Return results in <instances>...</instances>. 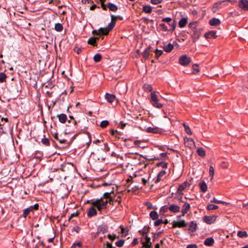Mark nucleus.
Wrapping results in <instances>:
<instances>
[{
  "label": "nucleus",
  "instance_id": "nucleus-1",
  "mask_svg": "<svg viewBox=\"0 0 248 248\" xmlns=\"http://www.w3.org/2000/svg\"><path fill=\"white\" fill-rule=\"evenodd\" d=\"M113 191L110 192H106L103 195V197L100 199H97L94 201H88V203H90L92 205L95 206L98 211H101L102 209L107 208V203H108V199L111 197L110 194Z\"/></svg>",
  "mask_w": 248,
  "mask_h": 248
},
{
  "label": "nucleus",
  "instance_id": "nucleus-2",
  "mask_svg": "<svg viewBox=\"0 0 248 248\" xmlns=\"http://www.w3.org/2000/svg\"><path fill=\"white\" fill-rule=\"evenodd\" d=\"M111 21L108 24L106 28H100V31H102V33L104 35H107L108 32L112 30L115 27L116 24V20L118 19V16H114L113 15H110Z\"/></svg>",
  "mask_w": 248,
  "mask_h": 248
},
{
  "label": "nucleus",
  "instance_id": "nucleus-3",
  "mask_svg": "<svg viewBox=\"0 0 248 248\" xmlns=\"http://www.w3.org/2000/svg\"><path fill=\"white\" fill-rule=\"evenodd\" d=\"M228 4L227 0L218 1L214 4L212 7V11L214 13L217 12L219 9L222 8Z\"/></svg>",
  "mask_w": 248,
  "mask_h": 248
},
{
  "label": "nucleus",
  "instance_id": "nucleus-4",
  "mask_svg": "<svg viewBox=\"0 0 248 248\" xmlns=\"http://www.w3.org/2000/svg\"><path fill=\"white\" fill-rule=\"evenodd\" d=\"M179 63L183 66H187L190 61V57H187L186 55H184L181 56L179 60Z\"/></svg>",
  "mask_w": 248,
  "mask_h": 248
},
{
  "label": "nucleus",
  "instance_id": "nucleus-5",
  "mask_svg": "<svg viewBox=\"0 0 248 248\" xmlns=\"http://www.w3.org/2000/svg\"><path fill=\"white\" fill-rule=\"evenodd\" d=\"M184 141V144L186 147L191 149L195 147V142L191 138H185Z\"/></svg>",
  "mask_w": 248,
  "mask_h": 248
},
{
  "label": "nucleus",
  "instance_id": "nucleus-6",
  "mask_svg": "<svg viewBox=\"0 0 248 248\" xmlns=\"http://www.w3.org/2000/svg\"><path fill=\"white\" fill-rule=\"evenodd\" d=\"M187 226V223L186 222L185 220H182L179 221H173L172 222L173 228H183Z\"/></svg>",
  "mask_w": 248,
  "mask_h": 248
},
{
  "label": "nucleus",
  "instance_id": "nucleus-7",
  "mask_svg": "<svg viewBox=\"0 0 248 248\" xmlns=\"http://www.w3.org/2000/svg\"><path fill=\"white\" fill-rule=\"evenodd\" d=\"M169 210L173 213H178L180 211V206L174 203L170 204L169 205Z\"/></svg>",
  "mask_w": 248,
  "mask_h": 248
},
{
  "label": "nucleus",
  "instance_id": "nucleus-8",
  "mask_svg": "<svg viewBox=\"0 0 248 248\" xmlns=\"http://www.w3.org/2000/svg\"><path fill=\"white\" fill-rule=\"evenodd\" d=\"M217 217L213 216H204L203 218V221L208 224H211L215 222Z\"/></svg>",
  "mask_w": 248,
  "mask_h": 248
},
{
  "label": "nucleus",
  "instance_id": "nucleus-9",
  "mask_svg": "<svg viewBox=\"0 0 248 248\" xmlns=\"http://www.w3.org/2000/svg\"><path fill=\"white\" fill-rule=\"evenodd\" d=\"M239 7L244 11L248 10V0H241L238 3Z\"/></svg>",
  "mask_w": 248,
  "mask_h": 248
},
{
  "label": "nucleus",
  "instance_id": "nucleus-10",
  "mask_svg": "<svg viewBox=\"0 0 248 248\" xmlns=\"http://www.w3.org/2000/svg\"><path fill=\"white\" fill-rule=\"evenodd\" d=\"M145 241L143 242L141 241V243L143 244V247L145 248H151L152 247V244L151 242V238L147 235H145Z\"/></svg>",
  "mask_w": 248,
  "mask_h": 248
},
{
  "label": "nucleus",
  "instance_id": "nucleus-11",
  "mask_svg": "<svg viewBox=\"0 0 248 248\" xmlns=\"http://www.w3.org/2000/svg\"><path fill=\"white\" fill-rule=\"evenodd\" d=\"M192 34V40L193 42H195L200 37L201 34V30H195Z\"/></svg>",
  "mask_w": 248,
  "mask_h": 248
},
{
  "label": "nucleus",
  "instance_id": "nucleus-12",
  "mask_svg": "<svg viewBox=\"0 0 248 248\" xmlns=\"http://www.w3.org/2000/svg\"><path fill=\"white\" fill-rule=\"evenodd\" d=\"M190 208V204L188 203H185L182 206V209L181 210L182 216H184L189 210Z\"/></svg>",
  "mask_w": 248,
  "mask_h": 248
},
{
  "label": "nucleus",
  "instance_id": "nucleus-13",
  "mask_svg": "<svg viewBox=\"0 0 248 248\" xmlns=\"http://www.w3.org/2000/svg\"><path fill=\"white\" fill-rule=\"evenodd\" d=\"M153 50V47H152L150 46H149L147 48L145 49V50L142 53L143 57L145 59H148L149 56L150 55V52L152 51Z\"/></svg>",
  "mask_w": 248,
  "mask_h": 248
},
{
  "label": "nucleus",
  "instance_id": "nucleus-14",
  "mask_svg": "<svg viewBox=\"0 0 248 248\" xmlns=\"http://www.w3.org/2000/svg\"><path fill=\"white\" fill-rule=\"evenodd\" d=\"M105 99L108 103H111L114 101L116 97L114 94L106 93L105 94Z\"/></svg>",
  "mask_w": 248,
  "mask_h": 248
},
{
  "label": "nucleus",
  "instance_id": "nucleus-15",
  "mask_svg": "<svg viewBox=\"0 0 248 248\" xmlns=\"http://www.w3.org/2000/svg\"><path fill=\"white\" fill-rule=\"evenodd\" d=\"M94 207L95 206L93 205L89 209L87 212V215L89 217H92L97 215V211Z\"/></svg>",
  "mask_w": 248,
  "mask_h": 248
},
{
  "label": "nucleus",
  "instance_id": "nucleus-16",
  "mask_svg": "<svg viewBox=\"0 0 248 248\" xmlns=\"http://www.w3.org/2000/svg\"><path fill=\"white\" fill-rule=\"evenodd\" d=\"M215 243V241L212 237H208L204 241V244L206 246H212Z\"/></svg>",
  "mask_w": 248,
  "mask_h": 248
},
{
  "label": "nucleus",
  "instance_id": "nucleus-17",
  "mask_svg": "<svg viewBox=\"0 0 248 248\" xmlns=\"http://www.w3.org/2000/svg\"><path fill=\"white\" fill-rule=\"evenodd\" d=\"M146 131L148 133H159L161 130L157 127H149L147 128Z\"/></svg>",
  "mask_w": 248,
  "mask_h": 248
},
{
  "label": "nucleus",
  "instance_id": "nucleus-18",
  "mask_svg": "<svg viewBox=\"0 0 248 248\" xmlns=\"http://www.w3.org/2000/svg\"><path fill=\"white\" fill-rule=\"evenodd\" d=\"M108 232V227L106 225L99 226L97 228V233H105Z\"/></svg>",
  "mask_w": 248,
  "mask_h": 248
},
{
  "label": "nucleus",
  "instance_id": "nucleus-19",
  "mask_svg": "<svg viewBox=\"0 0 248 248\" xmlns=\"http://www.w3.org/2000/svg\"><path fill=\"white\" fill-rule=\"evenodd\" d=\"M204 36L206 39L210 38H215L217 37L216 35V31H211L208 32H206L204 34Z\"/></svg>",
  "mask_w": 248,
  "mask_h": 248
},
{
  "label": "nucleus",
  "instance_id": "nucleus-20",
  "mask_svg": "<svg viewBox=\"0 0 248 248\" xmlns=\"http://www.w3.org/2000/svg\"><path fill=\"white\" fill-rule=\"evenodd\" d=\"M187 184L186 182H184L178 188L177 192L179 194H183L182 191L187 187Z\"/></svg>",
  "mask_w": 248,
  "mask_h": 248
},
{
  "label": "nucleus",
  "instance_id": "nucleus-21",
  "mask_svg": "<svg viewBox=\"0 0 248 248\" xmlns=\"http://www.w3.org/2000/svg\"><path fill=\"white\" fill-rule=\"evenodd\" d=\"M57 117L59 118L60 122L63 124L66 122L67 119L66 115L63 113L58 114Z\"/></svg>",
  "mask_w": 248,
  "mask_h": 248
},
{
  "label": "nucleus",
  "instance_id": "nucleus-22",
  "mask_svg": "<svg viewBox=\"0 0 248 248\" xmlns=\"http://www.w3.org/2000/svg\"><path fill=\"white\" fill-rule=\"evenodd\" d=\"M99 40V38L98 37H92L89 38V39L88 41V44L91 45H92L93 46H97V43L96 41Z\"/></svg>",
  "mask_w": 248,
  "mask_h": 248
},
{
  "label": "nucleus",
  "instance_id": "nucleus-23",
  "mask_svg": "<svg viewBox=\"0 0 248 248\" xmlns=\"http://www.w3.org/2000/svg\"><path fill=\"white\" fill-rule=\"evenodd\" d=\"M221 23L220 21L218 18H213L209 21V24L211 26H217Z\"/></svg>",
  "mask_w": 248,
  "mask_h": 248
},
{
  "label": "nucleus",
  "instance_id": "nucleus-24",
  "mask_svg": "<svg viewBox=\"0 0 248 248\" xmlns=\"http://www.w3.org/2000/svg\"><path fill=\"white\" fill-rule=\"evenodd\" d=\"M107 7L110 11L112 12H116L118 10L117 6L110 2L107 3Z\"/></svg>",
  "mask_w": 248,
  "mask_h": 248
},
{
  "label": "nucleus",
  "instance_id": "nucleus-25",
  "mask_svg": "<svg viewBox=\"0 0 248 248\" xmlns=\"http://www.w3.org/2000/svg\"><path fill=\"white\" fill-rule=\"evenodd\" d=\"M166 171L164 170H162L159 172L157 176L156 179L155 181V183H158L161 179V178L165 174Z\"/></svg>",
  "mask_w": 248,
  "mask_h": 248
},
{
  "label": "nucleus",
  "instance_id": "nucleus-26",
  "mask_svg": "<svg viewBox=\"0 0 248 248\" xmlns=\"http://www.w3.org/2000/svg\"><path fill=\"white\" fill-rule=\"evenodd\" d=\"M164 50L167 52H170L173 48V45L171 43L168 44L163 47Z\"/></svg>",
  "mask_w": 248,
  "mask_h": 248
},
{
  "label": "nucleus",
  "instance_id": "nucleus-27",
  "mask_svg": "<svg viewBox=\"0 0 248 248\" xmlns=\"http://www.w3.org/2000/svg\"><path fill=\"white\" fill-rule=\"evenodd\" d=\"M189 227H190V229H189L190 231L191 232H195L197 230V224L196 222H195L194 221H191L190 223Z\"/></svg>",
  "mask_w": 248,
  "mask_h": 248
},
{
  "label": "nucleus",
  "instance_id": "nucleus-28",
  "mask_svg": "<svg viewBox=\"0 0 248 248\" xmlns=\"http://www.w3.org/2000/svg\"><path fill=\"white\" fill-rule=\"evenodd\" d=\"M187 23V20L186 18H182L179 22V26L180 28L184 27Z\"/></svg>",
  "mask_w": 248,
  "mask_h": 248
},
{
  "label": "nucleus",
  "instance_id": "nucleus-29",
  "mask_svg": "<svg viewBox=\"0 0 248 248\" xmlns=\"http://www.w3.org/2000/svg\"><path fill=\"white\" fill-rule=\"evenodd\" d=\"M200 187L201 188V190L203 192H205L207 189V186L205 182L202 181V182L199 184Z\"/></svg>",
  "mask_w": 248,
  "mask_h": 248
},
{
  "label": "nucleus",
  "instance_id": "nucleus-30",
  "mask_svg": "<svg viewBox=\"0 0 248 248\" xmlns=\"http://www.w3.org/2000/svg\"><path fill=\"white\" fill-rule=\"evenodd\" d=\"M31 211H33V208L32 207L30 206L29 208L25 209L23 211V216L24 217H26L27 216L30 214V213Z\"/></svg>",
  "mask_w": 248,
  "mask_h": 248
},
{
  "label": "nucleus",
  "instance_id": "nucleus-31",
  "mask_svg": "<svg viewBox=\"0 0 248 248\" xmlns=\"http://www.w3.org/2000/svg\"><path fill=\"white\" fill-rule=\"evenodd\" d=\"M150 217L153 220H156L158 217V215L155 211H152L150 213Z\"/></svg>",
  "mask_w": 248,
  "mask_h": 248
},
{
  "label": "nucleus",
  "instance_id": "nucleus-32",
  "mask_svg": "<svg viewBox=\"0 0 248 248\" xmlns=\"http://www.w3.org/2000/svg\"><path fill=\"white\" fill-rule=\"evenodd\" d=\"M152 8L150 5H145L143 6V11L147 14H150L152 12Z\"/></svg>",
  "mask_w": 248,
  "mask_h": 248
},
{
  "label": "nucleus",
  "instance_id": "nucleus-33",
  "mask_svg": "<svg viewBox=\"0 0 248 248\" xmlns=\"http://www.w3.org/2000/svg\"><path fill=\"white\" fill-rule=\"evenodd\" d=\"M237 235L240 238H246L248 237V234L246 231H238Z\"/></svg>",
  "mask_w": 248,
  "mask_h": 248
},
{
  "label": "nucleus",
  "instance_id": "nucleus-34",
  "mask_svg": "<svg viewBox=\"0 0 248 248\" xmlns=\"http://www.w3.org/2000/svg\"><path fill=\"white\" fill-rule=\"evenodd\" d=\"M197 153L198 154L202 157H203L205 155V151L202 147L199 148L197 149Z\"/></svg>",
  "mask_w": 248,
  "mask_h": 248
},
{
  "label": "nucleus",
  "instance_id": "nucleus-35",
  "mask_svg": "<svg viewBox=\"0 0 248 248\" xmlns=\"http://www.w3.org/2000/svg\"><path fill=\"white\" fill-rule=\"evenodd\" d=\"M218 208V206L216 205L212 204H209L207 206L206 209L210 211L212 210H216Z\"/></svg>",
  "mask_w": 248,
  "mask_h": 248
},
{
  "label": "nucleus",
  "instance_id": "nucleus-36",
  "mask_svg": "<svg viewBox=\"0 0 248 248\" xmlns=\"http://www.w3.org/2000/svg\"><path fill=\"white\" fill-rule=\"evenodd\" d=\"M168 25L170 26V29H168L169 31H172L175 30L176 27L175 21H174L173 22L171 23L170 22L168 23Z\"/></svg>",
  "mask_w": 248,
  "mask_h": 248
},
{
  "label": "nucleus",
  "instance_id": "nucleus-37",
  "mask_svg": "<svg viewBox=\"0 0 248 248\" xmlns=\"http://www.w3.org/2000/svg\"><path fill=\"white\" fill-rule=\"evenodd\" d=\"M55 30L57 31H61L63 30V26L61 23H57L55 25Z\"/></svg>",
  "mask_w": 248,
  "mask_h": 248
},
{
  "label": "nucleus",
  "instance_id": "nucleus-38",
  "mask_svg": "<svg viewBox=\"0 0 248 248\" xmlns=\"http://www.w3.org/2000/svg\"><path fill=\"white\" fill-rule=\"evenodd\" d=\"M151 98L152 102L158 101L159 100L158 99L157 96L155 94V93H151Z\"/></svg>",
  "mask_w": 248,
  "mask_h": 248
},
{
  "label": "nucleus",
  "instance_id": "nucleus-39",
  "mask_svg": "<svg viewBox=\"0 0 248 248\" xmlns=\"http://www.w3.org/2000/svg\"><path fill=\"white\" fill-rule=\"evenodd\" d=\"M102 56L100 54H96L93 57V60L95 62H98L101 61Z\"/></svg>",
  "mask_w": 248,
  "mask_h": 248
},
{
  "label": "nucleus",
  "instance_id": "nucleus-40",
  "mask_svg": "<svg viewBox=\"0 0 248 248\" xmlns=\"http://www.w3.org/2000/svg\"><path fill=\"white\" fill-rule=\"evenodd\" d=\"M7 78V76L4 73H0V82L2 83L6 80V78Z\"/></svg>",
  "mask_w": 248,
  "mask_h": 248
},
{
  "label": "nucleus",
  "instance_id": "nucleus-41",
  "mask_svg": "<svg viewBox=\"0 0 248 248\" xmlns=\"http://www.w3.org/2000/svg\"><path fill=\"white\" fill-rule=\"evenodd\" d=\"M54 137L56 140H58L60 142V143H65L66 141V140L65 139H60L58 137V134L57 133H56L54 135Z\"/></svg>",
  "mask_w": 248,
  "mask_h": 248
},
{
  "label": "nucleus",
  "instance_id": "nucleus-42",
  "mask_svg": "<svg viewBox=\"0 0 248 248\" xmlns=\"http://www.w3.org/2000/svg\"><path fill=\"white\" fill-rule=\"evenodd\" d=\"M143 89L147 92H152L153 90L152 87L149 84H144L143 86Z\"/></svg>",
  "mask_w": 248,
  "mask_h": 248
},
{
  "label": "nucleus",
  "instance_id": "nucleus-43",
  "mask_svg": "<svg viewBox=\"0 0 248 248\" xmlns=\"http://www.w3.org/2000/svg\"><path fill=\"white\" fill-rule=\"evenodd\" d=\"M108 124H109V122L108 121L104 120L101 122L100 126L102 128H105V127H107L108 125Z\"/></svg>",
  "mask_w": 248,
  "mask_h": 248
},
{
  "label": "nucleus",
  "instance_id": "nucleus-44",
  "mask_svg": "<svg viewBox=\"0 0 248 248\" xmlns=\"http://www.w3.org/2000/svg\"><path fill=\"white\" fill-rule=\"evenodd\" d=\"M155 51V58L156 59H158L163 53L162 50H158V49H156Z\"/></svg>",
  "mask_w": 248,
  "mask_h": 248
},
{
  "label": "nucleus",
  "instance_id": "nucleus-45",
  "mask_svg": "<svg viewBox=\"0 0 248 248\" xmlns=\"http://www.w3.org/2000/svg\"><path fill=\"white\" fill-rule=\"evenodd\" d=\"M168 210H169V206L168 205H164V206H163L161 207L160 208V212L162 213H165L166 212H167Z\"/></svg>",
  "mask_w": 248,
  "mask_h": 248
},
{
  "label": "nucleus",
  "instance_id": "nucleus-46",
  "mask_svg": "<svg viewBox=\"0 0 248 248\" xmlns=\"http://www.w3.org/2000/svg\"><path fill=\"white\" fill-rule=\"evenodd\" d=\"M183 125L184 126L186 132L188 134L191 135L192 132H191V130L189 126L186 125L185 123L183 124Z\"/></svg>",
  "mask_w": 248,
  "mask_h": 248
},
{
  "label": "nucleus",
  "instance_id": "nucleus-47",
  "mask_svg": "<svg viewBox=\"0 0 248 248\" xmlns=\"http://www.w3.org/2000/svg\"><path fill=\"white\" fill-rule=\"evenodd\" d=\"M108 239L111 240L112 241H114L115 238H118L119 236H117L116 234H114L113 235H111L110 234H108L107 235Z\"/></svg>",
  "mask_w": 248,
  "mask_h": 248
},
{
  "label": "nucleus",
  "instance_id": "nucleus-48",
  "mask_svg": "<svg viewBox=\"0 0 248 248\" xmlns=\"http://www.w3.org/2000/svg\"><path fill=\"white\" fill-rule=\"evenodd\" d=\"M214 174V169L212 166H210L209 168V175L211 176V179H212Z\"/></svg>",
  "mask_w": 248,
  "mask_h": 248
},
{
  "label": "nucleus",
  "instance_id": "nucleus-49",
  "mask_svg": "<svg viewBox=\"0 0 248 248\" xmlns=\"http://www.w3.org/2000/svg\"><path fill=\"white\" fill-rule=\"evenodd\" d=\"M42 143L46 146L49 145V141L48 139L47 138H43L41 140Z\"/></svg>",
  "mask_w": 248,
  "mask_h": 248
},
{
  "label": "nucleus",
  "instance_id": "nucleus-50",
  "mask_svg": "<svg viewBox=\"0 0 248 248\" xmlns=\"http://www.w3.org/2000/svg\"><path fill=\"white\" fill-rule=\"evenodd\" d=\"M124 243V240H120L115 243L116 245L118 247H122Z\"/></svg>",
  "mask_w": 248,
  "mask_h": 248
},
{
  "label": "nucleus",
  "instance_id": "nucleus-51",
  "mask_svg": "<svg viewBox=\"0 0 248 248\" xmlns=\"http://www.w3.org/2000/svg\"><path fill=\"white\" fill-rule=\"evenodd\" d=\"M152 104L154 107L158 108H162V107L163 106V105L162 104L158 103V101L153 102Z\"/></svg>",
  "mask_w": 248,
  "mask_h": 248
},
{
  "label": "nucleus",
  "instance_id": "nucleus-52",
  "mask_svg": "<svg viewBox=\"0 0 248 248\" xmlns=\"http://www.w3.org/2000/svg\"><path fill=\"white\" fill-rule=\"evenodd\" d=\"M92 33L93 35H105L104 34L102 33V31H100V29L98 30V31H97V30L93 31Z\"/></svg>",
  "mask_w": 248,
  "mask_h": 248
},
{
  "label": "nucleus",
  "instance_id": "nucleus-53",
  "mask_svg": "<svg viewBox=\"0 0 248 248\" xmlns=\"http://www.w3.org/2000/svg\"><path fill=\"white\" fill-rule=\"evenodd\" d=\"M150 227H144L142 230V235L145 236L149 231Z\"/></svg>",
  "mask_w": 248,
  "mask_h": 248
},
{
  "label": "nucleus",
  "instance_id": "nucleus-54",
  "mask_svg": "<svg viewBox=\"0 0 248 248\" xmlns=\"http://www.w3.org/2000/svg\"><path fill=\"white\" fill-rule=\"evenodd\" d=\"M163 221L162 220V219H158L157 220H156L155 222H154V225L155 226H159L160 224H161L162 223H163Z\"/></svg>",
  "mask_w": 248,
  "mask_h": 248
},
{
  "label": "nucleus",
  "instance_id": "nucleus-55",
  "mask_svg": "<svg viewBox=\"0 0 248 248\" xmlns=\"http://www.w3.org/2000/svg\"><path fill=\"white\" fill-rule=\"evenodd\" d=\"M159 26L161 28L162 30L164 31H168V29L167 27L164 23H161L159 24Z\"/></svg>",
  "mask_w": 248,
  "mask_h": 248
},
{
  "label": "nucleus",
  "instance_id": "nucleus-56",
  "mask_svg": "<svg viewBox=\"0 0 248 248\" xmlns=\"http://www.w3.org/2000/svg\"><path fill=\"white\" fill-rule=\"evenodd\" d=\"M196 23H190L189 25H188V27L192 29V30H196Z\"/></svg>",
  "mask_w": 248,
  "mask_h": 248
},
{
  "label": "nucleus",
  "instance_id": "nucleus-57",
  "mask_svg": "<svg viewBox=\"0 0 248 248\" xmlns=\"http://www.w3.org/2000/svg\"><path fill=\"white\" fill-rule=\"evenodd\" d=\"M162 21L167 22L168 23L171 21V18L170 17H165L162 19Z\"/></svg>",
  "mask_w": 248,
  "mask_h": 248
},
{
  "label": "nucleus",
  "instance_id": "nucleus-58",
  "mask_svg": "<svg viewBox=\"0 0 248 248\" xmlns=\"http://www.w3.org/2000/svg\"><path fill=\"white\" fill-rule=\"evenodd\" d=\"M163 0H151V2L154 4H157L161 3Z\"/></svg>",
  "mask_w": 248,
  "mask_h": 248
},
{
  "label": "nucleus",
  "instance_id": "nucleus-59",
  "mask_svg": "<svg viewBox=\"0 0 248 248\" xmlns=\"http://www.w3.org/2000/svg\"><path fill=\"white\" fill-rule=\"evenodd\" d=\"M110 132L112 135L115 136V137L117 136L118 132L117 130H114L111 129V130H110Z\"/></svg>",
  "mask_w": 248,
  "mask_h": 248
},
{
  "label": "nucleus",
  "instance_id": "nucleus-60",
  "mask_svg": "<svg viewBox=\"0 0 248 248\" xmlns=\"http://www.w3.org/2000/svg\"><path fill=\"white\" fill-rule=\"evenodd\" d=\"M186 248H198V247L196 244H192L188 245L186 247Z\"/></svg>",
  "mask_w": 248,
  "mask_h": 248
},
{
  "label": "nucleus",
  "instance_id": "nucleus-61",
  "mask_svg": "<svg viewBox=\"0 0 248 248\" xmlns=\"http://www.w3.org/2000/svg\"><path fill=\"white\" fill-rule=\"evenodd\" d=\"M211 202H214L215 203H220V201L217 200L216 198H214L211 201Z\"/></svg>",
  "mask_w": 248,
  "mask_h": 248
},
{
  "label": "nucleus",
  "instance_id": "nucleus-62",
  "mask_svg": "<svg viewBox=\"0 0 248 248\" xmlns=\"http://www.w3.org/2000/svg\"><path fill=\"white\" fill-rule=\"evenodd\" d=\"M120 228L121 229V233H125L126 232H128V230H125V229H124V228L123 226H121Z\"/></svg>",
  "mask_w": 248,
  "mask_h": 248
},
{
  "label": "nucleus",
  "instance_id": "nucleus-63",
  "mask_svg": "<svg viewBox=\"0 0 248 248\" xmlns=\"http://www.w3.org/2000/svg\"><path fill=\"white\" fill-rule=\"evenodd\" d=\"M138 243V239L137 238H135L132 243V245L133 246H134V245H136V244H137Z\"/></svg>",
  "mask_w": 248,
  "mask_h": 248
},
{
  "label": "nucleus",
  "instance_id": "nucleus-64",
  "mask_svg": "<svg viewBox=\"0 0 248 248\" xmlns=\"http://www.w3.org/2000/svg\"><path fill=\"white\" fill-rule=\"evenodd\" d=\"M104 248H113V247L112 246V245L110 243L107 242L106 243V247Z\"/></svg>",
  "mask_w": 248,
  "mask_h": 248
}]
</instances>
